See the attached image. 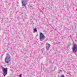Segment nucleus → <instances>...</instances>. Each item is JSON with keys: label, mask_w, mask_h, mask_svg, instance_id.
<instances>
[{"label": "nucleus", "mask_w": 77, "mask_h": 77, "mask_svg": "<svg viewBox=\"0 0 77 77\" xmlns=\"http://www.w3.org/2000/svg\"><path fill=\"white\" fill-rule=\"evenodd\" d=\"M54 69H56V67H54Z\"/></svg>", "instance_id": "obj_11"}, {"label": "nucleus", "mask_w": 77, "mask_h": 77, "mask_svg": "<svg viewBox=\"0 0 77 77\" xmlns=\"http://www.w3.org/2000/svg\"><path fill=\"white\" fill-rule=\"evenodd\" d=\"M71 45L70 44V45Z\"/></svg>", "instance_id": "obj_12"}, {"label": "nucleus", "mask_w": 77, "mask_h": 77, "mask_svg": "<svg viewBox=\"0 0 77 77\" xmlns=\"http://www.w3.org/2000/svg\"><path fill=\"white\" fill-rule=\"evenodd\" d=\"M48 46H46V49L47 50H48L49 48H50V44H48Z\"/></svg>", "instance_id": "obj_6"}, {"label": "nucleus", "mask_w": 77, "mask_h": 77, "mask_svg": "<svg viewBox=\"0 0 77 77\" xmlns=\"http://www.w3.org/2000/svg\"><path fill=\"white\" fill-rule=\"evenodd\" d=\"M11 57L10 55L8 54H7L6 57L5 59V63H8L11 62Z\"/></svg>", "instance_id": "obj_1"}, {"label": "nucleus", "mask_w": 77, "mask_h": 77, "mask_svg": "<svg viewBox=\"0 0 77 77\" xmlns=\"http://www.w3.org/2000/svg\"><path fill=\"white\" fill-rule=\"evenodd\" d=\"M60 77H65V76H64V75H61Z\"/></svg>", "instance_id": "obj_8"}, {"label": "nucleus", "mask_w": 77, "mask_h": 77, "mask_svg": "<svg viewBox=\"0 0 77 77\" xmlns=\"http://www.w3.org/2000/svg\"><path fill=\"white\" fill-rule=\"evenodd\" d=\"M28 0H22V6H26L27 4Z\"/></svg>", "instance_id": "obj_4"}, {"label": "nucleus", "mask_w": 77, "mask_h": 77, "mask_svg": "<svg viewBox=\"0 0 77 77\" xmlns=\"http://www.w3.org/2000/svg\"><path fill=\"white\" fill-rule=\"evenodd\" d=\"M44 38H45V36L42 33H41V32L40 33V39H43Z\"/></svg>", "instance_id": "obj_5"}, {"label": "nucleus", "mask_w": 77, "mask_h": 77, "mask_svg": "<svg viewBox=\"0 0 77 77\" xmlns=\"http://www.w3.org/2000/svg\"><path fill=\"white\" fill-rule=\"evenodd\" d=\"M70 37L71 39H72V37H71V35H70Z\"/></svg>", "instance_id": "obj_10"}, {"label": "nucleus", "mask_w": 77, "mask_h": 77, "mask_svg": "<svg viewBox=\"0 0 77 77\" xmlns=\"http://www.w3.org/2000/svg\"><path fill=\"white\" fill-rule=\"evenodd\" d=\"M72 49L74 53H75L77 52V45L75 44L73 46L72 48Z\"/></svg>", "instance_id": "obj_3"}, {"label": "nucleus", "mask_w": 77, "mask_h": 77, "mask_svg": "<svg viewBox=\"0 0 77 77\" xmlns=\"http://www.w3.org/2000/svg\"><path fill=\"white\" fill-rule=\"evenodd\" d=\"M21 76H22L21 74H20L19 75V77H21Z\"/></svg>", "instance_id": "obj_9"}, {"label": "nucleus", "mask_w": 77, "mask_h": 77, "mask_svg": "<svg viewBox=\"0 0 77 77\" xmlns=\"http://www.w3.org/2000/svg\"><path fill=\"white\" fill-rule=\"evenodd\" d=\"M34 32H37L38 30H37V29L36 28H35L34 29Z\"/></svg>", "instance_id": "obj_7"}, {"label": "nucleus", "mask_w": 77, "mask_h": 77, "mask_svg": "<svg viewBox=\"0 0 77 77\" xmlns=\"http://www.w3.org/2000/svg\"><path fill=\"white\" fill-rule=\"evenodd\" d=\"M2 71L3 72V75L5 77V76L8 74V68H4V67H2Z\"/></svg>", "instance_id": "obj_2"}]
</instances>
